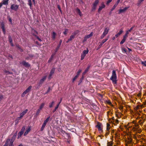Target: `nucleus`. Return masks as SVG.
Instances as JSON below:
<instances>
[{"mask_svg": "<svg viewBox=\"0 0 146 146\" xmlns=\"http://www.w3.org/2000/svg\"><path fill=\"white\" fill-rule=\"evenodd\" d=\"M117 76L115 70H113L112 72V75L110 78V79L112 81L114 84H116L117 83Z\"/></svg>", "mask_w": 146, "mask_h": 146, "instance_id": "1", "label": "nucleus"}, {"mask_svg": "<svg viewBox=\"0 0 146 146\" xmlns=\"http://www.w3.org/2000/svg\"><path fill=\"white\" fill-rule=\"evenodd\" d=\"M47 78V76H44L40 79V81L37 84V89H39L42 86V84H43L45 81L46 80Z\"/></svg>", "mask_w": 146, "mask_h": 146, "instance_id": "2", "label": "nucleus"}, {"mask_svg": "<svg viewBox=\"0 0 146 146\" xmlns=\"http://www.w3.org/2000/svg\"><path fill=\"white\" fill-rule=\"evenodd\" d=\"M55 70V68H53L51 70L50 74L48 76L49 80H50L52 78V76L54 74Z\"/></svg>", "mask_w": 146, "mask_h": 146, "instance_id": "3", "label": "nucleus"}, {"mask_svg": "<svg viewBox=\"0 0 146 146\" xmlns=\"http://www.w3.org/2000/svg\"><path fill=\"white\" fill-rule=\"evenodd\" d=\"M109 28H106L104 30V32L100 36V38L102 39L104 37L108 34L109 31Z\"/></svg>", "mask_w": 146, "mask_h": 146, "instance_id": "4", "label": "nucleus"}, {"mask_svg": "<svg viewBox=\"0 0 146 146\" xmlns=\"http://www.w3.org/2000/svg\"><path fill=\"white\" fill-rule=\"evenodd\" d=\"M99 3V0H95L92 5V11H95L96 8L97 6Z\"/></svg>", "mask_w": 146, "mask_h": 146, "instance_id": "5", "label": "nucleus"}, {"mask_svg": "<svg viewBox=\"0 0 146 146\" xmlns=\"http://www.w3.org/2000/svg\"><path fill=\"white\" fill-rule=\"evenodd\" d=\"M32 87L31 86H29V87L25 90L22 94V97H24L25 94L31 91Z\"/></svg>", "mask_w": 146, "mask_h": 146, "instance_id": "6", "label": "nucleus"}, {"mask_svg": "<svg viewBox=\"0 0 146 146\" xmlns=\"http://www.w3.org/2000/svg\"><path fill=\"white\" fill-rule=\"evenodd\" d=\"M88 51L89 50L88 48L86 50H84L83 51L81 56V60H82L84 59L86 55L88 53Z\"/></svg>", "mask_w": 146, "mask_h": 146, "instance_id": "7", "label": "nucleus"}, {"mask_svg": "<svg viewBox=\"0 0 146 146\" xmlns=\"http://www.w3.org/2000/svg\"><path fill=\"white\" fill-rule=\"evenodd\" d=\"M102 124L101 123L98 122L97 125H96V127L98 128L99 131H101L102 130Z\"/></svg>", "mask_w": 146, "mask_h": 146, "instance_id": "8", "label": "nucleus"}, {"mask_svg": "<svg viewBox=\"0 0 146 146\" xmlns=\"http://www.w3.org/2000/svg\"><path fill=\"white\" fill-rule=\"evenodd\" d=\"M105 7V5H104V3L102 2L101 5L100 6L98 10V12L99 13L102 10V9Z\"/></svg>", "mask_w": 146, "mask_h": 146, "instance_id": "9", "label": "nucleus"}, {"mask_svg": "<svg viewBox=\"0 0 146 146\" xmlns=\"http://www.w3.org/2000/svg\"><path fill=\"white\" fill-rule=\"evenodd\" d=\"M18 5L15 4H13L11 5V9L12 10L16 11L18 9Z\"/></svg>", "mask_w": 146, "mask_h": 146, "instance_id": "10", "label": "nucleus"}, {"mask_svg": "<svg viewBox=\"0 0 146 146\" xmlns=\"http://www.w3.org/2000/svg\"><path fill=\"white\" fill-rule=\"evenodd\" d=\"M1 27L3 31V32L4 34H5L6 31H5V26H4V25L3 22H1Z\"/></svg>", "mask_w": 146, "mask_h": 146, "instance_id": "11", "label": "nucleus"}, {"mask_svg": "<svg viewBox=\"0 0 146 146\" xmlns=\"http://www.w3.org/2000/svg\"><path fill=\"white\" fill-rule=\"evenodd\" d=\"M27 111L28 110L27 109L24 111H23L21 113L20 115V117H21L22 118L24 115H25L27 112Z\"/></svg>", "mask_w": 146, "mask_h": 146, "instance_id": "12", "label": "nucleus"}, {"mask_svg": "<svg viewBox=\"0 0 146 146\" xmlns=\"http://www.w3.org/2000/svg\"><path fill=\"white\" fill-rule=\"evenodd\" d=\"M62 42V40H60L59 44L58 45V46H57V47H56V48L55 49V52H56L59 49V48L61 46Z\"/></svg>", "mask_w": 146, "mask_h": 146, "instance_id": "13", "label": "nucleus"}, {"mask_svg": "<svg viewBox=\"0 0 146 146\" xmlns=\"http://www.w3.org/2000/svg\"><path fill=\"white\" fill-rule=\"evenodd\" d=\"M31 130V127L30 126H28V129L26 130L25 132L24 133V135L25 136L27 135L28 133Z\"/></svg>", "mask_w": 146, "mask_h": 146, "instance_id": "14", "label": "nucleus"}, {"mask_svg": "<svg viewBox=\"0 0 146 146\" xmlns=\"http://www.w3.org/2000/svg\"><path fill=\"white\" fill-rule=\"evenodd\" d=\"M93 35V32H91L89 35H86L84 37V40H86L88 38H89Z\"/></svg>", "mask_w": 146, "mask_h": 146, "instance_id": "15", "label": "nucleus"}, {"mask_svg": "<svg viewBox=\"0 0 146 146\" xmlns=\"http://www.w3.org/2000/svg\"><path fill=\"white\" fill-rule=\"evenodd\" d=\"M109 38V36H108L105 39H104L102 40L101 42H100V44H101L102 45L106 42L107 41V40Z\"/></svg>", "mask_w": 146, "mask_h": 146, "instance_id": "16", "label": "nucleus"}, {"mask_svg": "<svg viewBox=\"0 0 146 146\" xmlns=\"http://www.w3.org/2000/svg\"><path fill=\"white\" fill-rule=\"evenodd\" d=\"M55 104V102L53 101L49 104V107L50 108H51L53 107V106Z\"/></svg>", "mask_w": 146, "mask_h": 146, "instance_id": "17", "label": "nucleus"}, {"mask_svg": "<svg viewBox=\"0 0 146 146\" xmlns=\"http://www.w3.org/2000/svg\"><path fill=\"white\" fill-rule=\"evenodd\" d=\"M17 135V133H15L14 135L12 137L11 139V140L10 139V141H11L13 142L16 137Z\"/></svg>", "mask_w": 146, "mask_h": 146, "instance_id": "18", "label": "nucleus"}, {"mask_svg": "<svg viewBox=\"0 0 146 146\" xmlns=\"http://www.w3.org/2000/svg\"><path fill=\"white\" fill-rule=\"evenodd\" d=\"M45 105V103H42L40 106L39 107V109H40V110H42V109L44 107Z\"/></svg>", "mask_w": 146, "mask_h": 146, "instance_id": "19", "label": "nucleus"}, {"mask_svg": "<svg viewBox=\"0 0 146 146\" xmlns=\"http://www.w3.org/2000/svg\"><path fill=\"white\" fill-rule=\"evenodd\" d=\"M55 54H52L50 58L49 59V60H48V63H50L51 61H52V60L53 59V58Z\"/></svg>", "mask_w": 146, "mask_h": 146, "instance_id": "20", "label": "nucleus"}, {"mask_svg": "<svg viewBox=\"0 0 146 146\" xmlns=\"http://www.w3.org/2000/svg\"><path fill=\"white\" fill-rule=\"evenodd\" d=\"M62 98H61L60 99V102H59L58 103L56 104V106H55V109H56L57 110L60 104V103H61V102L62 101Z\"/></svg>", "mask_w": 146, "mask_h": 146, "instance_id": "21", "label": "nucleus"}, {"mask_svg": "<svg viewBox=\"0 0 146 146\" xmlns=\"http://www.w3.org/2000/svg\"><path fill=\"white\" fill-rule=\"evenodd\" d=\"M119 3V0H118L117 1V3L114 5L113 7V8L111 9V11H113L114 10L115 8L117 6L118 4V3Z\"/></svg>", "mask_w": 146, "mask_h": 146, "instance_id": "22", "label": "nucleus"}, {"mask_svg": "<svg viewBox=\"0 0 146 146\" xmlns=\"http://www.w3.org/2000/svg\"><path fill=\"white\" fill-rule=\"evenodd\" d=\"M79 32V31L77 30L72 33V35L75 36L77 34H78Z\"/></svg>", "mask_w": 146, "mask_h": 146, "instance_id": "23", "label": "nucleus"}, {"mask_svg": "<svg viewBox=\"0 0 146 146\" xmlns=\"http://www.w3.org/2000/svg\"><path fill=\"white\" fill-rule=\"evenodd\" d=\"M16 46V47L18 49H19L21 52H23V49L21 48V47H20L19 45H17Z\"/></svg>", "mask_w": 146, "mask_h": 146, "instance_id": "24", "label": "nucleus"}, {"mask_svg": "<svg viewBox=\"0 0 146 146\" xmlns=\"http://www.w3.org/2000/svg\"><path fill=\"white\" fill-rule=\"evenodd\" d=\"M62 132H63L66 135L68 139H70V135L69 133H67L64 131H63Z\"/></svg>", "mask_w": 146, "mask_h": 146, "instance_id": "25", "label": "nucleus"}, {"mask_svg": "<svg viewBox=\"0 0 146 146\" xmlns=\"http://www.w3.org/2000/svg\"><path fill=\"white\" fill-rule=\"evenodd\" d=\"M32 32L33 34L35 36H36V35L38 34V32L36 31L34 29L32 30Z\"/></svg>", "mask_w": 146, "mask_h": 146, "instance_id": "26", "label": "nucleus"}, {"mask_svg": "<svg viewBox=\"0 0 146 146\" xmlns=\"http://www.w3.org/2000/svg\"><path fill=\"white\" fill-rule=\"evenodd\" d=\"M127 9V7H125L123 9H120V10H119V13H121L125 11Z\"/></svg>", "mask_w": 146, "mask_h": 146, "instance_id": "27", "label": "nucleus"}, {"mask_svg": "<svg viewBox=\"0 0 146 146\" xmlns=\"http://www.w3.org/2000/svg\"><path fill=\"white\" fill-rule=\"evenodd\" d=\"M127 38L123 36V38L120 42V44H123L125 42Z\"/></svg>", "mask_w": 146, "mask_h": 146, "instance_id": "28", "label": "nucleus"}, {"mask_svg": "<svg viewBox=\"0 0 146 146\" xmlns=\"http://www.w3.org/2000/svg\"><path fill=\"white\" fill-rule=\"evenodd\" d=\"M10 141V139H7L6 141L5 144L3 145V146H8L9 145V142Z\"/></svg>", "mask_w": 146, "mask_h": 146, "instance_id": "29", "label": "nucleus"}, {"mask_svg": "<svg viewBox=\"0 0 146 146\" xmlns=\"http://www.w3.org/2000/svg\"><path fill=\"white\" fill-rule=\"evenodd\" d=\"M144 1V0H138L137 3V5L138 6H139Z\"/></svg>", "mask_w": 146, "mask_h": 146, "instance_id": "30", "label": "nucleus"}, {"mask_svg": "<svg viewBox=\"0 0 146 146\" xmlns=\"http://www.w3.org/2000/svg\"><path fill=\"white\" fill-rule=\"evenodd\" d=\"M9 0H4L2 2V4L3 5H7L8 3Z\"/></svg>", "mask_w": 146, "mask_h": 146, "instance_id": "31", "label": "nucleus"}, {"mask_svg": "<svg viewBox=\"0 0 146 146\" xmlns=\"http://www.w3.org/2000/svg\"><path fill=\"white\" fill-rule=\"evenodd\" d=\"M46 125V124L43 123V124L42 126V127L41 128V129H40L41 131H43V130L44 129V128Z\"/></svg>", "mask_w": 146, "mask_h": 146, "instance_id": "32", "label": "nucleus"}, {"mask_svg": "<svg viewBox=\"0 0 146 146\" xmlns=\"http://www.w3.org/2000/svg\"><path fill=\"white\" fill-rule=\"evenodd\" d=\"M50 118V117L49 116L48 117H47L46 119L44 120V123L46 124L48 122V121H49V119Z\"/></svg>", "mask_w": 146, "mask_h": 146, "instance_id": "33", "label": "nucleus"}, {"mask_svg": "<svg viewBox=\"0 0 146 146\" xmlns=\"http://www.w3.org/2000/svg\"><path fill=\"white\" fill-rule=\"evenodd\" d=\"M117 133H114L115 139L116 141H117L118 140V135H117Z\"/></svg>", "mask_w": 146, "mask_h": 146, "instance_id": "34", "label": "nucleus"}, {"mask_svg": "<svg viewBox=\"0 0 146 146\" xmlns=\"http://www.w3.org/2000/svg\"><path fill=\"white\" fill-rule=\"evenodd\" d=\"M121 50L122 52L124 53H126L127 52V50L124 48H122Z\"/></svg>", "mask_w": 146, "mask_h": 146, "instance_id": "35", "label": "nucleus"}, {"mask_svg": "<svg viewBox=\"0 0 146 146\" xmlns=\"http://www.w3.org/2000/svg\"><path fill=\"white\" fill-rule=\"evenodd\" d=\"M41 110H40L39 109H38L37 110L36 112V116H38L39 115V113L40 112V111Z\"/></svg>", "mask_w": 146, "mask_h": 146, "instance_id": "36", "label": "nucleus"}, {"mask_svg": "<svg viewBox=\"0 0 146 146\" xmlns=\"http://www.w3.org/2000/svg\"><path fill=\"white\" fill-rule=\"evenodd\" d=\"M113 122H115V123H118L119 122V121L117 119H115L114 117H113Z\"/></svg>", "mask_w": 146, "mask_h": 146, "instance_id": "37", "label": "nucleus"}, {"mask_svg": "<svg viewBox=\"0 0 146 146\" xmlns=\"http://www.w3.org/2000/svg\"><path fill=\"white\" fill-rule=\"evenodd\" d=\"M23 133L21 131L19 132L18 133V138L20 137L23 134Z\"/></svg>", "mask_w": 146, "mask_h": 146, "instance_id": "38", "label": "nucleus"}, {"mask_svg": "<svg viewBox=\"0 0 146 146\" xmlns=\"http://www.w3.org/2000/svg\"><path fill=\"white\" fill-rule=\"evenodd\" d=\"M110 124L108 123H107L106 129L108 131H109L110 129Z\"/></svg>", "mask_w": 146, "mask_h": 146, "instance_id": "39", "label": "nucleus"}, {"mask_svg": "<svg viewBox=\"0 0 146 146\" xmlns=\"http://www.w3.org/2000/svg\"><path fill=\"white\" fill-rule=\"evenodd\" d=\"M56 33L54 32L52 33V38L53 39H54L55 38Z\"/></svg>", "mask_w": 146, "mask_h": 146, "instance_id": "40", "label": "nucleus"}, {"mask_svg": "<svg viewBox=\"0 0 146 146\" xmlns=\"http://www.w3.org/2000/svg\"><path fill=\"white\" fill-rule=\"evenodd\" d=\"M28 4L30 6V7H31L32 5V1L31 0H28Z\"/></svg>", "mask_w": 146, "mask_h": 146, "instance_id": "41", "label": "nucleus"}, {"mask_svg": "<svg viewBox=\"0 0 146 146\" xmlns=\"http://www.w3.org/2000/svg\"><path fill=\"white\" fill-rule=\"evenodd\" d=\"M77 12H78L79 15L80 16H82V14L81 13V12H80V10L78 9H77Z\"/></svg>", "mask_w": 146, "mask_h": 146, "instance_id": "42", "label": "nucleus"}, {"mask_svg": "<svg viewBox=\"0 0 146 146\" xmlns=\"http://www.w3.org/2000/svg\"><path fill=\"white\" fill-rule=\"evenodd\" d=\"M26 127L25 126H24L21 129V131H22V132H23L24 133V131H25V129Z\"/></svg>", "mask_w": 146, "mask_h": 146, "instance_id": "43", "label": "nucleus"}, {"mask_svg": "<svg viewBox=\"0 0 146 146\" xmlns=\"http://www.w3.org/2000/svg\"><path fill=\"white\" fill-rule=\"evenodd\" d=\"M75 36H74L73 35H72L70 36V38L69 39V40H70L71 41L73 39H74V38Z\"/></svg>", "mask_w": 146, "mask_h": 146, "instance_id": "44", "label": "nucleus"}, {"mask_svg": "<svg viewBox=\"0 0 146 146\" xmlns=\"http://www.w3.org/2000/svg\"><path fill=\"white\" fill-rule=\"evenodd\" d=\"M78 77V76L77 75L75 76L72 79V82H74Z\"/></svg>", "mask_w": 146, "mask_h": 146, "instance_id": "45", "label": "nucleus"}, {"mask_svg": "<svg viewBox=\"0 0 146 146\" xmlns=\"http://www.w3.org/2000/svg\"><path fill=\"white\" fill-rule=\"evenodd\" d=\"M129 33V32H128V31H126V33L125 34V35L123 36L126 38H127L128 36V34Z\"/></svg>", "mask_w": 146, "mask_h": 146, "instance_id": "46", "label": "nucleus"}, {"mask_svg": "<svg viewBox=\"0 0 146 146\" xmlns=\"http://www.w3.org/2000/svg\"><path fill=\"white\" fill-rule=\"evenodd\" d=\"M82 70L80 69L77 72V75L79 76Z\"/></svg>", "mask_w": 146, "mask_h": 146, "instance_id": "47", "label": "nucleus"}, {"mask_svg": "<svg viewBox=\"0 0 146 146\" xmlns=\"http://www.w3.org/2000/svg\"><path fill=\"white\" fill-rule=\"evenodd\" d=\"M8 38L9 40V41L10 42H12V39L10 36H8Z\"/></svg>", "mask_w": 146, "mask_h": 146, "instance_id": "48", "label": "nucleus"}, {"mask_svg": "<svg viewBox=\"0 0 146 146\" xmlns=\"http://www.w3.org/2000/svg\"><path fill=\"white\" fill-rule=\"evenodd\" d=\"M135 26H133V27H131L130 28V29L128 30V32H130L134 28Z\"/></svg>", "mask_w": 146, "mask_h": 146, "instance_id": "49", "label": "nucleus"}, {"mask_svg": "<svg viewBox=\"0 0 146 146\" xmlns=\"http://www.w3.org/2000/svg\"><path fill=\"white\" fill-rule=\"evenodd\" d=\"M5 73L7 74H12V72H9V71H7V70H5Z\"/></svg>", "mask_w": 146, "mask_h": 146, "instance_id": "50", "label": "nucleus"}, {"mask_svg": "<svg viewBox=\"0 0 146 146\" xmlns=\"http://www.w3.org/2000/svg\"><path fill=\"white\" fill-rule=\"evenodd\" d=\"M68 31V29H65V31L63 32V33L65 35H66L67 34V32Z\"/></svg>", "mask_w": 146, "mask_h": 146, "instance_id": "51", "label": "nucleus"}, {"mask_svg": "<svg viewBox=\"0 0 146 146\" xmlns=\"http://www.w3.org/2000/svg\"><path fill=\"white\" fill-rule=\"evenodd\" d=\"M90 66H89L85 70V71L86 73L88 71L89 69L90 68Z\"/></svg>", "mask_w": 146, "mask_h": 146, "instance_id": "52", "label": "nucleus"}, {"mask_svg": "<svg viewBox=\"0 0 146 146\" xmlns=\"http://www.w3.org/2000/svg\"><path fill=\"white\" fill-rule=\"evenodd\" d=\"M9 142L10 143L9 144V146H12L13 142L10 141Z\"/></svg>", "mask_w": 146, "mask_h": 146, "instance_id": "53", "label": "nucleus"}, {"mask_svg": "<svg viewBox=\"0 0 146 146\" xmlns=\"http://www.w3.org/2000/svg\"><path fill=\"white\" fill-rule=\"evenodd\" d=\"M112 1V0H108L106 3V4L107 5H108Z\"/></svg>", "mask_w": 146, "mask_h": 146, "instance_id": "54", "label": "nucleus"}, {"mask_svg": "<svg viewBox=\"0 0 146 146\" xmlns=\"http://www.w3.org/2000/svg\"><path fill=\"white\" fill-rule=\"evenodd\" d=\"M135 127L136 129H137L139 128L138 124H135Z\"/></svg>", "mask_w": 146, "mask_h": 146, "instance_id": "55", "label": "nucleus"}, {"mask_svg": "<svg viewBox=\"0 0 146 146\" xmlns=\"http://www.w3.org/2000/svg\"><path fill=\"white\" fill-rule=\"evenodd\" d=\"M112 144L110 142H108V146H112Z\"/></svg>", "mask_w": 146, "mask_h": 146, "instance_id": "56", "label": "nucleus"}, {"mask_svg": "<svg viewBox=\"0 0 146 146\" xmlns=\"http://www.w3.org/2000/svg\"><path fill=\"white\" fill-rule=\"evenodd\" d=\"M84 76H82V77H81V78L80 79V80L79 81V82H82V80L84 79Z\"/></svg>", "mask_w": 146, "mask_h": 146, "instance_id": "57", "label": "nucleus"}, {"mask_svg": "<svg viewBox=\"0 0 146 146\" xmlns=\"http://www.w3.org/2000/svg\"><path fill=\"white\" fill-rule=\"evenodd\" d=\"M102 46V45L101 44H100L99 45L98 48H97V50H98Z\"/></svg>", "mask_w": 146, "mask_h": 146, "instance_id": "58", "label": "nucleus"}, {"mask_svg": "<svg viewBox=\"0 0 146 146\" xmlns=\"http://www.w3.org/2000/svg\"><path fill=\"white\" fill-rule=\"evenodd\" d=\"M118 35H119V33H117V34L116 35H115V36H114V37H113V38H112V39L113 40H114V39H115V37H117L118 36Z\"/></svg>", "mask_w": 146, "mask_h": 146, "instance_id": "59", "label": "nucleus"}, {"mask_svg": "<svg viewBox=\"0 0 146 146\" xmlns=\"http://www.w3.org/2000/svg\"><path fill=\"white\" fill-rule=\"evenodd\" d=\"M3 96L1 95L0 96V101L3 98Z\"/></svg>", "mask_w": 146, "mask_h": 146, "instance_id": "60", "label": "nucleus"}, {"mask_svg": "<svg viewBox=\"0 0 146 146\" xmlns=\"http://www.w3.org/2000/svg\"><path fill=\"white\" fill-rule=\"evenodd\" d=\"M132 142V140L131 139H130L128 141H127L128 143L129 144L131 143Z\"/></svg>", "mask_w": 146, "mask_h": 146, "instance_id": "61", "label": "nucleus"}, {"mask_svg": "<svg viewBox=\"0 0 146 146\" xmlns=\"http://www.w3.org/2000/svg\"><path fill=\"white\" fill-rule=\"evenodd\" d=\"M50 90V87H49L48 88V90H47V92L46 93V94L48 93L49 92Z\"/></svg>", "mask_w": 146, "mask_h": 146, "instance_id": "62", "label": "nucleus"}, {"mask_svg": "<svg viewBox=\"0 0 146 146\" xmlns=\"http://www.w3.org/2000/svg\"><path fill=\"white\" fill-rule=\"evenodd\" d=\"M140 61L141 62V64H146V60L144 61H142L141 60Z\"/></svg>", "mask_w": 146, "mask_h": 146, "instance_id": "63", "label": "nucleus"}, {"mask_svg": "<svg viewBox=\"0 0 146 146\" xmlns=\"http://www.w3.org/2000/svg\"><path fill=\"white\" fill-rule=\"evenodd\" d=\"M22 118L21 117H20V116L19 117H18L17 119H16V120H17L18 121H19V120L20 119H21Z\"/></svg>", "mask_w": 146, "mask_h": 146, "instance_id": "64", "label": "nucleus"}]
</instances>
